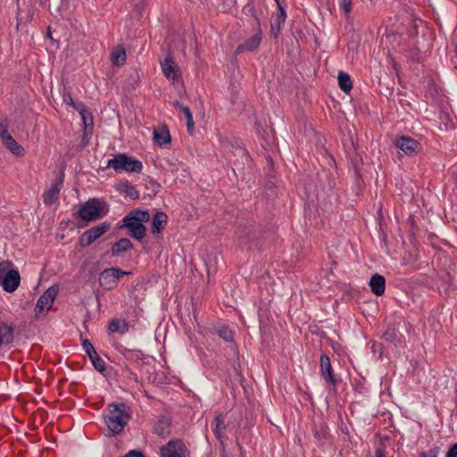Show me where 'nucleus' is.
Wrapping results in <instances>:
<instances>
[{
    "label": "nucleus",
    "instance_id": "45",
    "mask_svg": "<svg viewBox=\"0 0 457 457\" xmlns=\"http://www.w3.org/2000/svg\"><path fill=\"white\" fill-rule=\"evenodd\" d=\"M86 353H87V354L88 355V357H89L90 361L92 360V358H93V356H94V355H97V354H98V353H96V351L95 347H94L93 349H91L90 351H87Z\"/></svg>",
    "mask_w": 457,
    "mask_h": 457
},
{
    "label": "nucleus",
    "instance_id": "12",
    "mask_svg": "<svg viewBox=\"0 0 457 457\" xmlns=\"http://www.w3.org/2000/svg\"><path fill=\"white\" fill-rule=\"evenodd\" d=\"M57 292L58 290L55 287H51L43 295H40L34 308L35 316L37 318L40 316L45 309L46 311L50 310Z\"/></svg>",
    "mask_w": 457,
    "mask_h": 457
},
{
    "label": "nucleus",
    "instance_id": "13",
    "mask_svg": "<svg viewBox=\"0 0 457 457\" xmlns=\"http://www.w3.org/2000/svg\"><path fill=\"white\" fill-rule=\"evenodd\" d=\"M386 342L392 344L397 347L402 345L404 340L403 336L399 329V324L395 322L388 323L386 330L381 337Z\"/></svg>",
    "mask_w": 457,
    "mask_h": 457
},
{
    "label": "nucleus",
    "instance_id": "43",
    "mask_svg": "<svg viewBox=\"0 0 457 457\" xmlns=\"http://www.w3.org/2000/svg\"><path fill=\"white\" fill-rule=\"evenodd\" d=\"M445 457H457V443L453 444L446 453Z\"/></svg>",
    "mask_w": 457,
    "mask_h": 457
},
{
    "label": "nucleus",
    "instance_id": "47",
    "mask_svg": "<svg viewBox=\"0 0 457 457\" xmlns=\"http://www.w3.org/2000/svg\"><path fill=\"white\" fill-rule=\"evenodd\" d=\"M255 126H256V130H257V132H258L259 134H261L262 127H261V125H260L259 121H256V122H255Z\"/></svg>",
    "mask_w": 457,
    "mask_h": 457
},
{
    "label": "nucleus",
    "instance_id": "7",
    "mask_svg": "<svg viewBox=\"0 0 457 457\" xmlns=\"http://www.w3.org/2000/svg\"><path fill=\"white\" fill-rule=\"evenodd\" d=\"M189 450L179 438H171L160 448V457H189Z\"/></svg>",
    "mask_w": 457,
    "mask_h": 457
},
{
    "label": "nucleus",
    "instance_id": "23",
    "mask_svg": "<svg viewBox=\"0 0 457 457\" xmlns=\"http://www.w3.org/2000/svg\"><path fill=\"white\" fill-rule=\"evenodd\" d=\"M168 216L164 212L159 211L154 215L151 229L154 234L160 233L167 224Z\"/></svg>",
    "mask_w": 457,
    "mask_h": 457
},
{
    "label": "nucleus",
    "instance_id": "3",
    "mask_svg": "<svg viewBox=\"0 0 457 457\" xmlns=\"http://www.w3.org/2000/svg\"><path fill=\"white\" fill-rule=\"evenodd\" d=\"M107 168H112L117 173L123 171L129 173H141L143 163L141 161L126 154H118L112 159L107 161Z\"/></svg>",
    "mask_w": 457,
    "mask_h": 457
},
{
    "label": "nucleus",
    "instance_id": "22",
    "mask_svg": "<svg viewBox=\"0 0 457 457\" xmlns=\"http://www.w3.org/2000/svg\"><path fill=\"white\" fill-rule=\"evenodd\" d=\"M14 338V328L5 322L0 321V347L9 345Z\"/></svg>",
    "mask_w": 457,
    "mask_h": 457
},
{
    "label": "nucleus",
    "instance_id": "46",
    "mask_svg": "<svg viewBox=\"0 0 457 457\" xmlns=\"http://www.w3.org/2000/svg\"><path fill=\"white\" fill-rule=\"evenodd\" d=\"M371 348H372V351L375 353V352H377L378 350H379V351L381 350V348H382V345H381V344H376V343H374V344L372 345Z\"/></svg>",
    "mask_w": 457,
    "mask_h": 457
},
{
    "label": "nucleus",
    "instance_id": "44",
    "mask_svg": "<svg viewBox=\"0 0 457 457\" xmlns=\"http://www.w3.org/2000/svg\"><path fill=\"white\" fill-rule=\"evenodd\" d=\"M82 346L85 352L90 351L94 348V345L91 344V342L88 339H83L82 340Z\"/></svg>",
    "mask_w": 457,
    "mask_h": 457
},
{
    "label": "nucleus",
    "instance_id": "30",
    "mask_svg": "<svg viewBox=\"0 0 457 457\" xmlns=\"http://www.w3.org/2000/svg\"><path fill=\"white\" fill-rule=\"evenodd\" d=\"M123 356L127 361L138 362L143 361L146 359L145 354L139 349H125L122 353Z\"/></svg>",
    "mask_w": 457,
    "mask_h": 457
},
{
    "label": "nucleus",
    "instance_id": "27",
    "mask_svg": "<svg viewBox=\"0 0 457 457\" xmlns=\"http://www.w3.org/2000/svg\"><path fill=\"white\" fill-rule=\"evenodd\" d=\"M2 142L15 156H22L24 154V148L11 135L3 139Z\"/></svg>",
    "mask_w": 457,
    "mask_h": 457
},
{
    "label": "nucleus",
    "instance_id": "49",
    "mask_svg": "<svg viewBox=\"0 0 457 457\" xmlns=\"http://www.w3.org/2000/svg\"><path fill=\"white\" fill-rule=\"evenodd\" d=\"M241 152L245 156L246 159L250 158L248 152L245 149H242Z\"/></svg>",
    "mask_w": 457,
    "mask_h": 457
},
{
    "label": "nucleus",
    "instance_id": "40",
    "mask_svg": "<svg viewBox=\"0 0 457 457\" xmlns=\"http://www.w3.org/2000/svg\"><path fill=\"white\" fill-rule=\"evenodd\" d=\"M386 445L383 443H380L375 450V457H386Z\"/></svg>",
    "mask_w": 457,
    "mask_h": 457
},
{
    "label": "nucleus",
    "instance_id": "17",
    "mask_svg": "<svg viewBox=\"0 0 457 457\" xmlns=\"http://www.w3.org/2000/svg\"><path fill=\"white\" fill-rule=\"evenodd\" d=\"M76 111L79 112L83 123H84V134H91L94 127V120L91 112L84 104H78Z\"/></svg>",
    "mask_w": 457,
    "mask_h": 457
},
{
    "label": "nucleus",
    "instance_id": "11",
    "mask_svg": "<svg viewBox=\"0 0 457 457\" xmlns=\"http://www.w3.org/2000/svg\"><path fill=\"white\" fill-rule=\"evenodd\" d=\"M63 181L64 170H62L51 187L43 194V202L46 205L51 206L58 200Z\"/></svg>",
    "mask_w": 457,
    "mask_h": 457
},
{
    "label": "nucleus",
    "instance_id": "14",
    "mask_svg": "<svg viewBox=\"0 0 457 457\" xmlns=\"http://www.w3.org/2000/svg\"><path fill=\"white\" fill-rule=\"evenodd\" d=\"M122 222L123 224L120 228H128L129 235L131 237L140 241L145 237L146 228L143 223L131 220V219L128 217H124Z\"/></svg>",
    "mask_w": 457,
    "mask_h": 457
},
{
    "label": "nucleus",
    "instance_id": "41",
    "mask_svg": "<svg viewBox=\"0 0 457 457\" xmlns=\"http://www.w3.org/2000/svg\"><path fill=\"white\" fill-rule=\"evenodd\" d=\"M188 116V120H187V130L189 135H193L195 131V122L193 120V115L189 114Z\"/></svg>",
    "mask_w": 457,
    "mask_h": 457
},
{
    "label": "nucleus",
    "instance_id": "29",
    "mask_svg": "<svg viewBox=\"0 0 457 457\" xmlns=\"http://www.w3.org/2000/svg\"><path fill=\"white\" fill-rule=\"evenodd\" d=\"M215 333L219 337L222 338L225 342L235 345L234 333L229 329L228 326L220 325L214 328Z\"/></svg>",
    "mask_w": 457,
    "mask_h": 457
},
{
    "label": "nucleus",
    "instance_id": "33",
    "mask_svg": "<svg viewBox=\"0 0 457 457\" xmlns=\"http://www.w3.org/2000/svg\"><path fill=\"white\" fill-rule=\"evenodd\" d=\"M111 61L117 66L123 65L126 61V52L122 46H117L111 53Z\"/></svg>",
    "mask_w": 457,
    "mask_h": 457
},
{
    "label": "nucleus",
    "instance_id": "42",
    "mask_svg": "<svg viewBox=\"0 0 457 457\" xmlns=\"http://www.w3.org/2000/svg\"><path fill=\"white\" fill-rule=\"evenodd\" d=\"M10 133L8 132L7 124L0 123V138L1 140L9 137Z\"/></svg>",
    "mask_w": 457,
    "mask_h": 457
},
{
    "label": "nucleus",
    "instance_id": "24",
    "mask_svg": "<svg viewBox=\"0 0 457 457\" xmlns=\"http://www.w3.org/2000/svg\"><path fill=\"white\" fill-rule=\"evenodd\" d=\"M312 432L314 437L320 445H323L330 436L328 427L323 421L319 424H314Z\"/></svg>",
    "mask_w": 457,
    "mask_h": 457
},
{
    "label": "nucleus",
    "instance_id": "39",
    "mask_svg": "<svg viewBox=\"0 0 457 457\" xmlns=\"http://www.w3.org/2000/svg\"><path fill=\"white\" fill-rule=\"evenodd\" d=\"M339 6L345 14H348L352 11V0H340Z\"/></svg>",
    "mask_w": 457,
    "mask_h": 457
},
{
    "label": "nucleus",
    "instance_id": "18",
    "mask_svg": "<svg viewBox=\"0 0 457 457\" xmlns=\"http://www.w3.org/2000/svg\"><path fill=\"white\" fill-rule=\"evenodd\" d=\"M133 247L134 245L129 238L122 237L112 245L110 254L112 257H120L124 253L133 249Z\"/></svg>",
    "mask_w": 457,
    "mask_h": 457
},
{
    "label": "nucleus",
    "instance_id": "28",
    "mask_svg": "<svg viewBox=\"0 0 457 457\" xmlns=\"http://www.w3.org/2000/svg\"><path fill=\"white\" fill-rule=\"evenodd\" d=\"M338 87L345 94H349L353 88V82L348 73L340 71L337 74Z\"/></svg>",
    "mask_w": 457,
    "mask_h": 457
},
{
    "label": "nucleus",
    "instance_id": "6",
    "mask_svg": "<svg viewBox=\"0 0 457 457\" xmlns=\"http://www.w3.org/2000/svg\"><path fill=\"white\" fill-rule=\"evenodd\" d=\"M111 228L108 221H104L84 231L79 237V245L82 248L89 246L93 242L106 233Z\"/></svg>",
    "mask_w": 457,
    "mask_h": 457
},
{
    "label": "nucleus",
    "instance_id": "9",
    "mask_svg": "<svg viewBox=\"0 0 457 457\" xmlns=\"http://www.w3.org/2000/svg\"><path fill=\"white\" fill-rule=\"evenodd\" d=\"M320 376L325 380V382L332 386V390L334 392L337 391V379L336 378V375L334 373L331 361L329 357L327 354H321L320 358Z\"/></svg>",
    "mask_w": 457,
    "mask_h": 457
},
{
    "label": "nucleus",
    "instance_id": "26",
    "mask_svg": "<svg viewBox=\"0 0 457 457\" xmlns=\"http://www.w3.org/2000/svg\"><path fill=\"white\" fill-rule=\"evenodd\" d=\"M162 70L167 79H175L178 78L177 64L170 57L164 59L162 62Z\"/></svg>",
    "mask_w": 457,
    "mask_h": 457
},
{
    "label": "nucleus",
    "instance_id": "20",
    "mask_svg": "<svg viewBox=\"0 0 457 457\" xmlns=\"http://www.w3.org/2000/svg\"><path fill=\"white\" fill-rule=\"evenodd\" d=\"M369 286L375 295L380 296L386 290V279L382 275L375 273L371 276Z\"/></svg>",
    "mask_w": 457,
    "mask_h": 457
},
{
    "label": "nucleus",
    "instance_id": "32",
    "mask_svg": "<svg viewBox=\"0 0 457 457\" xmlns=\"http://www.w3.org/2000/svg\"><path fill=\"white\" fill-rule=\"evenodd\" d=\"M125 217L131 219V220L138 221L140 223L147 222L150 220V214L148 211H143L140 209H134L129 212Z\"/></svg>",
    "mask_w": 457,
    "mask_h": 457
},
{
    "label": "nucleus",
    "instance_id": "25",
    "mask_svg": "<svg viewBox=\"0 0 457 457\" xmlns=\"http://www.w3.org/2000/svg\"><path fill=\"white\" fill-rule=\"evenodd\" d=\"M154 140L159 146L170 143L171 137L166 126L154 130Z\"/></svg>",
    "mask_w": 457,
    "mask_h": 457
},
{
    "label": "nucleus",
    "instance_id": "5",
    "mask_svg": "<svg viewBox=\"0 0 457 457\" xmlns=\"http://www.w3.org/2000/svg\"><path fill=\"white\" fill-rule=\"evenodd\" d=\"M130 274V271L122 270L120 268H106L99 275V284L104 290L110 291L118 287L122 276Z\"/></svg>",
    "mask_w": 457,
    "mask_h": 457
},
{
    "label": "nucleus",
    "instance_id": "48",
    "mask_svg": "<svg viewBox=\"0 0 457 457\" xmlns=\"http://www.w3.org/2000/svg\"><path fill=\"white\" fill-rule=\"evenodd\" d=\"M278 5V8L280 9V7H285L280 0H274Z\"/></svg>",
    "mask_w": 457,
    "mask_h": 457
},
{
    "label": "nucleus",
    "instance_id": "15",
    "mask_svg": "<svg viewBox=\"0 0 457 457\" xmlns=\"http://www.w3.org/2000/svg\"><path fill=\"white\" fill-rule=\"evenodd\" d=\"M255 20H256V23H257V26H258V31L253 35L251 37H249L248 39H246L243 44L239 45L236 51H235V54H238L244 51H254L255 49H257L261 44V41H262V30L260 29V21H259V19L253 15Z\"/></svg>",
    "mask_w": 457,
    "mask_h": 457
},
{
    "label": "nucleus",
    "instance_id": "35",
    "mask_svg": "<svg viewBox=\"0 0 457 457\" xmlns=\"http://www.w3.org/2000/svg\"><path fill=\"white\" fill-rule=\"evenodd\" d=\"M91 362H92V365L94 366L95 370H96L97 371H99L101 373L105 371V370H106L105 361L102 358H100V356L98 354L93 356Z\"/></svg>",
    "mask_w": 457,
    "mask_h": 457
},
{
    "label": "nucleus",
    "instance_id": "10",
    "mask_svg": "<svg viewBox=\"0 0 457 457\" xmlns=\"http://www.w3.org/2000/svg\"><path fill=\"white\" fill-rule=\"evenodd\" d=\"M343 145L345 147L347 157L350 158L351 162L354 168L356 175H359L358 165L361 162V158L358 153L359 145L357 141L353 140L352 135L343 139Z\"/></svg>",
    "mask_w": 457,
    "mask_h": 457
},
{
    "label": "nucleus",
    "instance_id": "31",
    "mask_svg": "<svg viewBox=\"0 0 457 457\" xmlns=\"http://www.w3.org/2000/svg\"><path fill=\"white\" fill-rule=\"evenodd\" d=\"M108 330L110 333L125 334L129 330V325L124 320L113 319L109 322Z\"/></svg>",
    "mask_w": 457,
    "mask_h": 457
},
{
    "label": "nucleus",
    "instance_id": "16",
    "mask_svg": "<svg viewBox=\"0 0 457 457\" xmlns=\"http://www.w3.org/2000/svg\"><path fill=\"white\" fill-rule=\"evenodd\" d=\"M172 419L168 415H162L159 417L157 422L154 424L153 431L154 434L162 437H166L171 432Z\"/></svg>",
    "mask_w": 457,
    "mask_h": 457
},
{
    "label": "nucleus",
    "instance_id": "50",
    "mask_svg": "<svg viewBox=\"0 0 457 457\" xmlns=\"http://www.w3.org/2000/svg\"><path fill=\"white\" fill-rule=\"evenodd\" d=\"M46 36H47V37L52 39V33H51L50 27L47 28Z\"/></svg>",
    "mask_w": 457,
    "mask_h": 457
},
{
    "label": "nucleus",
    "instance_id": "51",
    "mask_svg": "<svg viewBox=\"0 0 457 457\" xmlns=\"http://www.w3.org/2000/svg\"><path fill=\"white\" fill-rule=\"evenodd\" d=\"M235 370H236L237 374L239 377H242V375H241V372H240L239 369L235 368Z\"/></svg>",
    "mask_w": 457,
    "mask_h": 457
},
{
    "label": "nucleus",
    "instance_id": "19",
    "mask_svg": "<svg viewBox=\"0 0 457 457\" xmlns=\"http://www.w3.org/2000/svg\"><path fill=\"white\" fill-rule=\"evenodd\" d=\"M279 13L272 15V21L270 24V32L274 37H278L281 32L282 25L286 21L287 12L285 7H280Z\"/></svg>",
    "mask_w": 457,
    "mask_h": 457
},
{
    "label": "nucleus",
    "instance_id": "37",
    "mask_svg": "<svg viewBox=\"0 0 457 457\" xmlns=\"http://www.w3.org/2000/svg\"><path fill=\"white\" fill-rule=\"evenodd\" d=\"M439 451H440V447L436 446V447L429 449L428 451L421 452L419 454V457H437Z\"/></svg>",
    "mask_w": 457,
    "mask_h": 457
},
{
    "label": "nucleus",
    "instance_id": "2",
    "mask_svg": "<svg viewBox=\"0 0 457 457\" xmlns=\"http://www.w3.org/2000/svg\"><path fill=\"white\" fill-rule=\"evenodd\" d=\"M108 212L109 204L103 198L93 197L80 206L78 215L83 221H93L106 215Z\"/></svg>",
    "mask_w": 457,
    "mask_h": 457
},
{
    "label": "nucleus",
    "instance_id": "52",
    "mask_svg": "<svg viewBox=\"0 0 457 457\" xmlns=\"http://www.w3.org/2000/svg\"><path fill=\"white\" fill-rule=\"evenodd\" d=\"M363 388V386L361 384L358 385V386L356 387V390H359L361 392V389Z\"/></svg>",
    "mask_w": 457,
    "mask_h": 457
},
{
    "label": "nucleus",
    "instance_id": "4",
    "mask_svg": "<svg viewBox=\"0 0 457 457\" xmlns=\"http://www.w3.org/2000/svg\"><path fill=\"white\" fill-rule=\"evenodd\" d=\"M12 262L2 261L0 262V285L7 293L14 292L21 282V276L17 270L11 269Z\"/></svg>",
    "mask_w": 457,
    "mask_h": 457
},
{
    "label": "nucleus",
    "instance_id": "53",
    "mask_svg": "<svg viewBox=\"0 0 457 457\" xmlns=\"http://www.w3.org/2000/svg\"><path fill=\"white\" fill-rule=\"evenodd\" d=\"M237 446H238V448H239L240 450H242V446H241V445H240L238 442H237Z\"/></svg>",
    "mask_w": 457,
    "mask_h": 457
},
{
    "label": "nucleus",
    "instance_id": "21",
    "mask_svg": "<svg viewBox=\"0 0 457 457\" xmlns=\"http://www.w3.org/2000/svg\"><path fill=\"white\" fill-rule=\"evenodd\" d=\"M115 189L132 200L139 198V192L128 180L120 181L115 185Z\"/></svg>",
    "mask_w": 457,
    "mask_h": 457
},
{
    "label": "nucleus",
    "instance_id": "34",
    "mask_svg": "<svg viewBox=\"0 0 457 457\" xmlns=\"http://www.w3.org/2000/svg\"><path fill=\"white\" fill-rule=\"evenodd\" d=\"M215 428L213 429L214 435L218 440L222 439V431L226 429V425L222 414H219L214 419Z\"/></svg>",
    "mask_w": 457,
    "mask_h": 457
},
{
    "label": "nucleus",
    "instance_id": "8",
    "mask_svg": "<svg viewBox=\"0 0 457 457\" xmlns=\"http://www.w3.org/2000/svg\"><path fill=\"white\" fill-rule=\"evenodd\" d=\"M395 145L402 150L406 155H417L421 150V144L408 136H400L395 138Z\"/></svg>",
    "mask_w": 457,
    "mask_h": 457
},
{
    "label": "nucleus",
    "instance_id": "36",
    "mask_svg": "<svg viewBox=\"0 0 457 457\" xmlns=\"http://www.w3.org/2000/svg\"><path fill=\"white\" fill-rule=\"evenodd\" d=\"M62 100H63L64 104L72 106V108L75 110H76V106H78V104H84V103H82V102H75L71 96V92L66 91L65 88L63 89V93H62Z\"/></svg>",
    "mask_w": 457,
    "mask_h": 457
},
{
    "label": "nucleus",
    "instance_id": "1",
    "mask_svg": "<svg viewBox=\"0 0 457 457\" xmlns=\"http://www.w3.org/2000/svg\"><path fill=\"white\" fill-rule=\"evenodd\" d=\"M131 414V408L123 402L107 404L104 412V423L107 426L104 435L113 436L121 434L130 420Z\"/></svg>",
    "mask_w": 457,
    "mask_h": 457
},
{
    "label": "nucleus",
    "instance_id": "38",
    "mask_svg": "<svg viewBox=\"0 0 457 457\" xmlns=\"http://www.w3.org/2000/svg\"><path fill=\"white\" fill-rule=\"evenodd\" d=\"M173 106L175 108L179 109V111H181L184 113L186 120H188V117H189L188 115L192 114V112L187 106H185V105L179 104V102H178V101L173 102Z\"/></svg>",
    "mask_w": 457,
    "mask_h": 457
}]
</instances>
